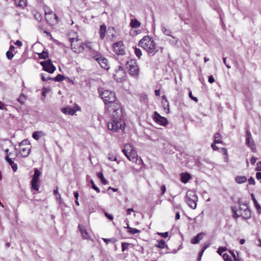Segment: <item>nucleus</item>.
I'll use <instances>...</instances> for the list:
<instances>
[{
    "mask_svg": "<svg viewBox=\"0 0 261 261\" xmlns=\"http://www.w3.org/2000/svg\"><path fill=\"white\" fill-rule=\"evenodd\" d=\"M122 151L129 161L141 166L140 170H142L143 167L145 166L142 159L139 158L137 151L130 144H125Z\"/></svg>",
    "mask_w": 261,
    "mask_h": 261,
    "instance_id": "1",
    "label": "nucleus"
},
{
    "mask_svg": "<svg viewBox=\"0 0 261 261\" xmlns=\"http://www.w3.org/2000/svg\"><path fill=\"white\" fill-rule=\"evenodd\" d=\"M231 209L234 219L241 217L243 219H248L251 217V212L247 204L240 203L238 209L235 206L232 207Z\"/></svg>",
    "mask_w": 261,
    "mask_h": 261,
    "instance_id": "2",
    "label": "nucleus"
},
{
    "mask_svg": "<svg viewBox=\"0 0 261 261\" xmlns=\"http://www.w3.org/2000/svg\"><path fill=\"white\" fill-rule=\"evenodd\" d=\"M139 45L148 53H155L156 45L153 38L148 35L144 36L139 42Z\"/></svg>",
    "mask_w": 261,
    "mask_h": 261,
    "instance_id": "3",
    "label": "nucleus"
},
{
    "mask_svg": "<svg viewBox=\"0 0 261 261\" xmlns=\"http://www.w3.org/2000/svg\"><path fill=\"white\" fill-rule=\"evenodd\" d=\"M125 126V123L122 119V116L110 118L108 123V128L113 132H117L121 129L123 132Z\"/></svg>",
    "mask_w": 261,
    "mask_h": 261,
    "instance_id": "4",
    "label": "nucleus"
},
{
    "mask_svg": "<svg viewBox=\"0 0 261 261\" xmlns=\"http://www.w3.org/2000/svg\"><path fill=\"white\" fill-rule=\"evenodd\" d=\"M105 109L110 118L123 116L122 109L118 101L105 105Z\"/></svg>",
    "mask_w": 261,
    "mask_h": 261,
    "instance_id": "5",
    "label": "nucleus"
},
{
    "mask_svg": "<svg viewBox=\"0 0 261 261\" xmlns=\"http://www.w3.org/2000/svg\"><path fill=\"white\" fill-rule=\"evenodd\" d=\"M198 197L194 191L188 190L185 197V201L192 209H195L197 206Z\"/></svg>",
    "mask_w": 261,
    "mask_h": 261,
    "instance_id": "6",
    "label": "nucleus"
},
{
    "mask_svg": "<svg viewBox=\"0 0 261 261\" xmlns=\"http://www.w3.org/2000/svg\"><path fill=\"white\" fill-rule=\"evenodd\" d=\"M101 97L105 105L118 101L115 93L109 90H105L103 91L101 94Z\"/></svg>",
    "mask_w": 261,
    "mask_h": 261,
    "instance_id": "7",
    "label": "nucleus"
},
{
    "mask_svg": "<svg viewBox=\"0 0 261 261\" xmlns=\"http://www.w3.org/2000/svg\"><path fill=\"white\" fill-rule=\"evenodd\" d=\"M113 51L118 55H123L125 54V47L122 41L115 43L113 45Z\"/></svg>",
    "mask_w": 261,
    "mask_h": 261,
    "instance_id": "8",
    "label": "nucleus"
},
{
    "mask_svg": "<svg viewBox=\"0 0 261 261\" xmlns=\"http://www.w3.org/2000/svg\"><path fill=\"white\" fill-rule=\"evenodd\" d=\"M71 48L73 51L80 53L82 51V43L79 42L80 40L77 38H70Z\"/></svg>",
    "mask_w": 261,
    "mask_h": 261,
    "instance_id": "9",
    "label": "nucleus"
},
{
    "mask_svg": "<svg viewBox=\"0 0 261 261\" xmlns=\"http://www.w3.org/2000/svg\"><path fill=\"white\" fill-rule=\"evenodd\" d=\"M125 72L122 66H118L113 74L114 78L118 82H121L125 77Z\"/></svg>",
    "mask_w": 261,
    "mask_h": 261,
    "instance_id": "10",
    "label": "nucleus"
},
{
    "mask_svg": "<svg viewBox=\"0 0 261 261\" xmlns=\"http://www.w3.org/2000/svg\"><path fill=\"white\" fill-rule=\"evenodd\" d=\"M153 120L158 124L166 126L168 124V120L165 117L161 116L157 112H155L153 116Z\"/></svg>",
    "mask_w": 261,
    "mask_h": 261,
    "instance_id": "11",
    "label": "nucleus"
},
{
    "mask_svg": "<svg viewBox=\"0 0 261 261\" xmlns=\"http://www.w3.org/2000/svg\"><path fill=\"white\" fill-rule=\"evenodd\" d=\"M246 143L248 146L251 148L253 152H256V149L254 141L252 139L250 132L248 130H247L246 133Z\"/></svg>",
    "mask_w": 261,
    "mask_h": 261,
    "instance_id": "12",
    "label": "nucleus"
},
{
    "mask_svg": "<svg viewBox=\"0 0 261 261\" xmlns=\"http://www.w3.org/2000/svg\"><path fill=\"white\" fill-rule=\"evenodd\" d=\"M229 252L231 254L233 259L232 260L231 259V256L228 254L225 253L222 255L223 258L225 261H243V259L239 256L238 252H237V254H235L233 251H229Z\"/></svg>",
    "mask_w": 261,
    "mask_h": 261,
    "instance_id": "13",
    "label": "nucleus"
},
{
    "mask_svg": "<svg viewBox=\"0 0 261 261\" xmlns=\"http://www.w3.org/2000/svg\"><path fill=\"white\" fill-rule=\"evenodd\" d=\"M45 19L47 23L50 25H53L59 21V17L56 13L45 16Z\"/></svg>",
    "mask_w": 261,
    "mask_h": 261,
    "instance_id": "14",
    "label": "nucleus"
},
{
    "mask_svg": "<svg viewBox=\"0 0 261 261\" xmlns=\"http://www.w3.org/2000/svg\"><path fill=\"white\" fill-rule=\"evenodd\" d=\"M80 107L76 106L75 108L66 107L62 109L61 111L62 113L70 115H73L77 111L80 110Z\"/></svg>",
    "mask_w": 261,
    "mask_h": 261,
    "instance_id": "15",
    "label": "nucleus"
},
{
    "mask_svg": "<svg viewBox=\"0 0 261 261\" xmlns=\"http://www.w3.org/2000/svg\"><path fill=\"white\" fill-rule=\"evenodd\" d=\"M93 58L100 65H101L102 64L107 65L108 63V59L102 55H101L99 54H97Z\"/></svg>",
    "mask_w": 261,
    "mask_h": 261,
    "instance_id": "16",
    "label": "nucleus"
},
{
    "mask_svg": "<svg viewBox=\"0 0 261 261\" xmlns=\"http://www.w3.org/2000/svg\"><path fill=\"white\" fill-rule=\"evenodd\" d=\"M205 234L203 232H200L198 233L196 236L192 238L191 240V243L193 244H198L199 241L202 240L203 238V236H204Z\"/></svg>",
    "mask_w": 261,
    "mask_h": 261,
    "instance_id": "17",
    "label": "nucleus"
},
{
    "mask_svg": "<svg viewBox=\"0 0 261 261\" xmlns=\"http://www.w3.org/2000/svg\"><path fill=\"white\" fill-rule=\"evenodd\" d=\"M11 153L10 152L9 155H6L5 157V160L11 165L13 171L15 172L17 170V165L12 160L11 158H9V156L11 155Z\"/></svg>",
    "mask_w": 261,
    "mask_h": 261,
    "instance_id": "18",
    "label": "nucleus"
},
{
    "mask_svg": "<svg viewBox=\"0 0 261 261\" xmlns=\"http://www.w3.org/2000/svg\"><path fill=\"white\" fill-rule=\"evenodd\" d=\"M191 178V175L187 172L180 174V180L182 183L186 184Z\"/></svg>",
    "mask_w": 261,
    "mask_h": 261,
    "instance_id": "19",
    "label": "nucleus"
},
{
    "mask_svg": "<svg viewBox=\"0 0 261 261\" xmlns=\"http://www.w3.org/2000/svg\"><path fill=\"white\" fill-rule=\"evenodd\" d=\"M45 136V133L43 131H35L32 135L33 138L36 140H38L39 139L43 136Z\"/></svg>",
    "mask_w": 261,
    "mask_h": 261,
    "instance_id": "20",
    "label": "nucleus"
},
{
    "mask_svg": "<svg viewBox=\"0 0 261 261\" xmlns=\"http://www.w3.org/2000/svg\"><path fill=\"white\" fill-rule=\"evenodd\" d=\"M106 30H107V27L105 24H103L100 26L99 33L100 38L102 40L105 37Z\"/></svg>",
    "mask_w": 261,
    "mask_h": 261,
    "instance_id": "21",
    "label": "nucleus"
},
{
    "mask_svg": "<svg viewBox=\"0 0 261 261\" xmlns=\"http://www.w3.org/2000/svg\"><path fill=\"white\" fill-rule=\"evenodd\" d=\"M30 152L31 148L29 147L21 148L19 151V152L23 157H27L29 155Z\"/></svg>",
    "mask_w": 261,
    "mask_h": 261,
    "instance_id": "22",
    "label": "nucleus"
},
{
    "mask_svg": "<svg viewBox=\"0 0 261 261\" xmlns=\"http://www.w3.org/2000/svg\"><path fill=\"white\" fill-rule=\"evenodd\" d=\"M139 66H129V74L132 75L137 76L139 74Z\"/></svg>",
    "mask_w": 261,
    "mask_h": 261,
    "instance_id": "23",
    "label": "nucleus"
},
{
    "mask_svg": "<svg viewBox=\"0 0 261 261\" xmlns=\"http://www.w3.org/2000/svg\"><path fill=\"white\" fill-rule=\"evenodd\" d=\"M16 6L18 7L24 8L27 5V0H14Z\"/></svg>",
    "mask_w": 261,
    "mask_h": 261,
    "instance_id": "24",
    "label": "nucleus"
},
{
    "mask_svg": "<svg viewBox=\"0 0 261 261\" xmlns=\"http://www.w3.org/2000/svg\"><path fill=\"white\" fill-rule=\"evenodd\" d=\"M84 54H85V55H87L89 56V57L93 58L98 54V53L96 51L94 46L92 47L91 49H89V50H88Z\"/></svg>",
    "mask_w": 261,
    "mask_h": 261,
    "instance_id": "25",
    "label": "nucleus"
},
{
    "mask_svg": "<svg viewBox=\"0 0 261 261\" xmlns=\"http://www.w3.org/2000/svg\"><path fill=\"white\" fill-rule=\"evenodd\" d=\"M84 54H85V55H87L89 56V57L93 58L98 54V53L96 51L94 46L92 47L91 49H89V50H88Z\"/></svg>",
    "mask_w": 261,
    "mask_h": 261,
    "instance_id": "26",
    "label": "nucleus"
},
{
    "mask_svg": "<svg viewBox=\"0 0 261 261\" xmlns=\"http://www.w3.org/2000/svg\"><path fill=\"white\" fill-rule=\"evenodd\" d=\"M94 44L92 42H86L84 46L83 45V51H84V53L87 51L89 49H91L92 47H94Z\"/></svg>",
    "mask_w": 261,
    "mask_h": 261,
    "instance_id": "27",
    "label": "nucleus"
},
{
    "mask_svg": "<svg viewBox=\"0 0 261 261\" xmlns=\"http://www.w3.org/2000/svg\"><path fill=\"white\" fill-rule=\"evenodd\" d=\"M141 23L137 19H131L130 26L132 28L137 29L140 27Z\"/></svg>",
    "mask_w": 261,
    "mask_h": 261,
    "instance_id": "28",
    "label": "nucleus"
},
{
    "mask_svg": "<svg viewBox=\"0 0 261 261\" xmlns=\"http://www.w3.org/2000/svg\"><path fill=\"white\" fill-rule=\"evenodd\" d=\"M31 186L34 190L38 191L39 189V180L32 179L31 180Z\"/></svg>",
    "mask_w": 261,
    "mask_h": 261,
    "instance_id": "29",
    "label": "nucleus"
},
{
    "mask_svg": "<svg viewBox=\"0 0 261 261\" xmlns=\"http://www.w3.org/2000/svg\"><path fill=\"white\" fill-rule=\"evenodd\" d=\"M215 143H223V141L221 139V135L219 133H216L214 136Z\"/></svg>",
    "mask_w": 261,
    "mask_h": 261,
    "instance_id": "30",
    "label": "nucleus"
},
{
    "mask_svg": "<svg viewBox=\"0 0 261 261\" xmlns=\"http://www.w3.org/2000/svg\"><path fill=\"white\" fill-rule=\"evenodd\" d=\"M247 178L245 176H237L235 178V181L238 184H243L247 181Z\"/></svg>",
    "mask_w": 261,
    "mask_h": 261,
    "instance_id": "31",
    "label": "nucleus"
},
{
    "mask_svg": "<svg viewBox=\"0 0 261 261\" xmlns=\"http://www.w3.org/2000/svg\"><path fill=\"white\" fill-rule=\"evenodd\" d=\"M155 246L160 249H164L165 247H167V245L166 244L165 241L164 240H161L158 241V244H155Z\"/></svg>",
    "mask_w": 261,
    "mask_h": 261,
    "instance_id": "32",
    "label": "nucleus"
},
{
    "mask_svg": "<svg viewBox=\"0 0 261 261\" xmlns=\"http://www.w3.org/2000/svg\"><path fill=\"white\" fill-rule=\"evenodd\" d=\"M42 70L49 73H53L56 70L55 66H42Z\"/></svg>",
    "mask_w": 261,
    "mask_h": 261,
    "instance_id": "33",
    "label": "nucleus"
},
{
    "mask_svg": "<svg viewBox=\"0 0 261 261\" xmlns=\"http://www.w3.org/2000/svg\"><path fill=\"white\" fill-rule=\"evenodd\" d=\"M127 228V232L130 234H135L137 233L141 232V230L139 229H138L137 228H132L128 226V225L127 224V227H126Z\"/></svg>",
    "mask_w": 261,
    "mask_h": 261,
    "instance_id": "34",
    "label": "nucleus"
},
{
    "mask_svg": "<svg viewBox=\"0 0 261 261\" xmlns=\"http://www.w3.org/2000/svg\"><path fill=\"white\" fill-rule=\"evenodd\" d=\"M97 177L100 179L101 182L103 185L108 184L107 180L105 178L103 173L102 172H98L97 173Z\"/></svg>",
    "mask_w": 261,
    "mask_h": 261,
    "instance_id": "35",
    "label": "nucleus"
},
{
    "mask_svg": "<svg viewBox=\"0 0 261 261\" xmlns=\"http://www.w3.org/2000/svg\"><path fill=\"white\" fill-rule=\"evenodd\" d=\"M43 8H44L45 16L49 15H50V14H54L53 10L47 6H44Z\"/></svg>",
    "mask_w": 261,
    "mask_h": 261,
    "instance_id": "36",
    "label": "nucleus"
},
{
    "mask_svg": "<svg viewBox=\"0 0 261 261\" xmlns=\"http://www.w3.org/2000/svg\"><path fill=\"white\" fill-rule=\"evenodd\" d=\"M41 172L37 168H35L34 169V174L33 176L32 179H35L39 180V176L41 175Z\"/></svg>",
    "mask_w": 261,
    "mask_h": 261,
    "instance_id": "37",
    "label": "nucleus"
},
{
    "mask_svg": "<svg viewBox=\"0 0 261 261\" xmlns=\"http://www.w3.org/2000/svg\"><path fill=\"white\" fill-rule=\"evenodd\" d=\"M41 172L37 168H35L34 169V174L33 176L32 179H35L39 180V176L41 175Z\"/></svg>",
    "mask_w": 261,
    "mask_h": 261,
    "instance_id": "38",
    "label": "nucleus"
},
{
    "mask_svg": "<svg viewBox=\"0 0 261 261\" xmlns=\"http://www.w3.org/2000/svg\"><path fill=\"white\" fill-rule=\"evenodd\" d=\"M65 79V77L60 74H58L55 77L51 78V80L53 81H56V82H61L63 81Z\"/></svg>",
    "mask_w": 261,
    "mask_h": 261,
    "instance_id": "39",
    "label": "nucleus"
},
{
    "mask_svg": "<svg viewBox=\"0 0 261 261\" xmlns=\"http://www.w3.org/2000/svg\"><path fill=\"white\" fill-rule=\"evenodd\" d=\"M38 55L39 58L46 59L48 57V53L47 51L43 50L42 53L39 54Z\"/></svg>",
    "mask_w": 261,
    "mask_h": 261,
    "instance_id": "40",
    "label": "nucleus"
},
{
    "mask_svg": "<svg viewBox=\"0 0 261 261\" xmlns=\"http://www.w3.org/2000/svg\"><path fill=\"white\" fill-rule=\"evenodd\" d=\"M26 99H27V98H26L25 96L23 94H21L19 96V97L18 99V101L21 104H23L25 102Z\"/></svg>",
    "mask_w": 261,
    "mask_h": 261,
    "instance_id": "41",
    "label": "nucleus"
},
{
    "mask_svg": "<svg viewBox=\"0 0 261 261\" xmlns=\"http://www.w3.org/2000/svg\"><path fill=\"white\" fill-rule=\"evenodd\" d=\"M251 197L252 198V200L253 201L254 204L256 207L257 210H260V205L257 203L256 199H255L254 195L253 194H251Z\"/></svg>",
    "mask_w": 261,
    "mask_h": 261,
    "instance_id": "42",
    "label": "nucleus"
},
{
    "mask_svg": "<svg viewBox=\"0 0 261 261\" xmlns=\"http://www.w3.org/2000/svg\"><path fill=\"white\" fill-rule=\"evenodd\" d=\"M102 239L107 244H108L110 242L114 243L117 241L116 239L115 238H112V239L102 238Z\"/></svg>",
    "mask_w": 261,
    "mask_h": 261,
    "instance_id": "43",
    "label": "nucleus"
},
{
    "mask_svg": "<svg viewBox=\"0 0 261 261\" xmlns=\"http://www.w3.org/2000/svg\"><path fill=\"white\" fill-rule=\"evenodd\" d=\"M108 159L111 161H116L117 156L113 153H109L108 154Z\"/></svg>",
    "mask_w": 261,
    "mask_h": 261,
    "instance_id": "44",
    "label": "nucleus"
},
{
    "mask_svg": "<svg viewBox=\"0 0 261 261\" xmlns=\"http://www.w3.org/2000/svg\"><path fill=\"white\" fill-rule=\"evenodd\" d=\"M226 249H227V248L225 247H220L218 249L217 252H218V253L219 254L222 255V253L223 252H224L225 251H226Z\"/></svg>",
    "mask_w": 261,
    "mask_h": 261,
    "instance_id": "45",
    "label": "nucleus"
},
{
    "mask_svg": "<svg viewBox=\"0 0 261 261\" xmlns=\"http://www.w3.org/2000/svg\"><path fill=\"white\" fill-rule=\"evenodd\" d=\"M135 53L137 57H138L139 58H140V57L142 56V51L141 50L137 47L135 49Z\"/></svg>",
    "mask_w": 261,
    "mask_h": 261,
    "instance_id": "46",
    "label": "nucleus"
},
{
    "mask_svg": "<svg viewBox=\"0 0 261 261\" xmlns=\"http://www.w3.org/2000/svg\"><path fill=\"white\" fill-rule=\"evenodd\" d=\"M46 74L42 73L41 74V79L43 81H47L49 80H51V78L49 77L48 76H46Z\"/></svg>",
    "mask_w": 261,
    "mask_h": 261,
    "instance_id": "47",
    "label": "nucleus"
},
{
    "mask_svg": "<svg viewBox=\"0 0 261 261\" xmlns=\"http://www.w3.org/2000/svg\"><path fill=\"white\" fill-rule=\"evenodd\" d=\"M128 245H129V244H128V243H125V242L122 243L121 244V248H122V251H124L125 250H126V249H128Z\"/></svg>",
    "mask_w": 261,
    "mask_h": 261,
    "instance_id": "48",
    "label": "nucleus"
},
{
    "mask_svg": "<svg viewBox=\"0 0 261 261\" xmlns=\"http://www.w3.org/2000/svg\"><path fill=\"white\" fill-rule=\"evenodd\" d=\"M6 56L8 59L10 60L13 57L14 54L11 50H8L6 52Z\"/></svg>",
    "mask_w": 261,
    "mask_h": 261,
    "instance_id": "49",
    "label": "nucleus"
},
{
    "mask_svg": "<svg viewBox=\"0 0 261 261\" xmlns=\"http://www.w3.org/2000/svg\"><path fill=\"white\" fill-rule=\"evenodd\" d=\"M34 17L39 22L42 20V16L39 13H37L34 15Z\"/></svg>",
    "mask_w": 261,
    "mask_h": 261,
    "instance_id": "50",
    "label": "nucleus"
},
{
    "mask_svg": "<svg viewBox=\"0 0 261 261\" xmlns=\"http://www.w3.org/2000/svg\"><path fill=\"white\" fill-rule=\"evenodd\" d=\"M38 29L40 30V31H42L43 33H45L46 34V35H47L48 36L51 37V35L50 34V32H48L47 31L45 30H43L42 28L41 27V26H39L38 27Z\"/></svg>",
    "mask_w": 261,
    "mask_h": 261,
    "instance_id": "51",
    "label": "nucleus"
},
{
    "mask_svg": "<svg viewBox=\"0 0 261 261\" xmlns=\"http://www.w3.org/2000/svg\"><path fill=\"white\" fill-rule=\"evenodd\" d=\"M91 184L92 185V188L94 189L97 193H100L99 189L96 187L93 180L91 181Z\"/></svg>",
    "mask_w": 261,
    "mask_h": 261,
    "instance_id": "52",
    "label": "nucleus"
},
{
    "mask_svg": "<svg viewBox=\"0 0 261 261\" xmlns=\"http://www.w3.org/2000/svg\"><path fill=\"white\" fill-rule=\"evenodd\" d=\"M221 150L223 153V154L225 156V158L227 159H228V153L227 149L225 148H221Z\"/></svg>",
    "mask_w": 261,
    "mask_h": 261,
    "instance_id": "53",
    "label": "nucleus"
},
{
    "mask_svg": "<svg viewBox=\"0 0 261 261\" xmlns=\"http://www.w3.org/2000/svg\"><path fill=\"white\" fill-rule=\"evenodd\" d=\"M158 234L164 238H166L168 237V232H158Z\"/></svg>",
    "mask_w": 261,
    "mask_h": 261,
    "instance_id": "54",
    "label": "nucleus"
},
{
    "mask_svg": "<svg viewBox=\"0 0 261 261\" xmlns=\"http://www.w3.org/2000/svg\"><path fill=\"white\" fill-rule=\"evenodd\" d=\"M255 169L256 171H261V161L258 162L256 164V166Z\"/></svg>",
    "mask_w": 261,
    "mask_h": 261,
    "instance_id": "55",
    "label": "nucleus"
},
{
    "mask_svg": "<svg viewBox=\"0 0 261 261\" xmlns=\"http://www.w3.org/2000/svg\"><path fill=\"white\" fill-rule=\"evenodd\" d=\"M207 248V245H204V246H203L202 249L201 251L199 253L198 255H200L201 256H202L204 251Z\"/></svg>",
    "mask_w": 261,
    "mask_h": 261,
    "instance_id": "56",
    "label": "nucleus"
},
{
    "mask_svg": "<svg viewBox=\"0 0 261 261\" xmlns=\"http://www.w3.org/2000/svg\"><path fill=\"white\" fill-rule=\"evenodd\" d=\"M161 191H162V193H161V195H163L165 194V193L166 192V186L165 185H162L161 187Z\"/></svg>",
    "mask_w": 261,
    "mask_h": 261,
    "instance_id": "57",
    "label": "nucleus"
},
{
    "mask_svg": "<svg viewBox=\"0 0 261 261\" xmlns=\"http://www.w3.org/2000/svg\"><path fill=\"white\" fill-rule=\"evenodd\" d=\"M189 97L192 99L194 101H195V102H197L198 101V98L196 97H194L192 95V92H190L189 93Z\"/></svg>",
    "mask_w": 261,
    "mask_h": 261,
    "instance_id": "58",
    "label": "nucleus"
},
{
    "mask_svg": "<svg viewBox=\"0 0 261 261\" xmlns=\"http://www.w3.org/2000/svg\"><path fill=\"white\" fill-rule=\"evenodd\" d=\"M248 182L249 185H254L255 183V180L253 178L250 177L248 179Z\"/></svg>",
    "mask_w": 261,
    "mask_h": 261,
    "instance_id": "59",
    "label": "nucleus"
},
{
    "mask_svg": "<svg viewBox=\"0 0 261 261\" xmlns=\"http://www.w3.org/2000/svg\"><path fill=\"white\" fill-rule=\"evenodd\" d=\"M217 143H215V142H214V143L211 145V147L212 148V149L214 150H219V148L218 147H217L216 144Z\"/></svg>",
    "mask_w": 261,
    "mask_h": 261,
    "instance_id": "60",
    "label": "nucleus"
},
{
    "mask_svg": "<svg viewBox=\"0 0 261 261\" xmlns=\"http://www.w3.org/2000/svg\"><path fill=\"white\" fill-rule=\"evenodd\" d=\"M105 215L109 220H112L113 219V217L112 215L109 214L107 212H105Z\"/></svg>",
    "mask_w": 261,
    "mask_h": 261,
    "instance_id": "61",
    "label": "nucleus"
},
{
    "mask_svg": "<svg viewBox=\"0 0 261 261\" xmlns=\"http://www.w3.org/2000/svg\"><path fill=\"white\" fill-rule=\"evenodd\" d=\"M256 161V158L254 156H252L250 160V163L252 165H254Z\"/></svg>",
    "mask_w": 261,
    "mask_h": 261,
    "instance_id": "62",
    "label": "nucleus"
},
{
    "mask_svg": "<svg viewBox=\"0 0 261 261\" xmlns=\"http://www.w3.org/2000/svg\"><path fill=\"white\" fill-rule=\"evenodd\" d=\"M215 82V79L212 75H211L208 77V82L210 83H213Z\"/></svg>",
    "mask_w": 261,
    "mask_h": 261,
    "instance_id": "63",
    "label": "nucleus"
},
{
    "mask_svg": "<svg viewBox=\"0 0 261 261\" xmlns=\"http://www.w3.org/2000/svg\"><path fill=\"white\" fill-rule=\"evenodd\" d=\"M256 178L258 180H259V179H261V172H258L256 173Z\"/></svg>",
    "mask_w": 261,
    "mask_h": 261,
    "instance_id": "64",
    "label": "nucleus"
}]
</instances>
